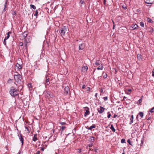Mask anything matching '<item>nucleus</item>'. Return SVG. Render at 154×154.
I'll return each instance as SVG.
<instances>
[{
	"instance_id": "nucleus-20",
	"label": "nucleus",
	"mask_w": 154,
	"mask_h": 154,
	"mask_svg": "<svg viewBox=\"0 0 154 154\" xmlns=\"http://www.w3.org/2000/svg\"><path fill=\"white\" fill-rule=\"evenodd\" d=\"M48 76L47 75H46L45 77L46 79V82L47 83V85H48L50 84L49 79V78H48Z\"/></svg>"
},
{
	"instance_id": "nucleus-50",
	"label": "nucleus",
	"mask_w": 154,
	"mask_h": 154,
	"mask_svg": "<svg viewBox=\"0 0 154 154\" xmlns=\"http://www.w3.org/2000/svg\"><path fill=\"white\" fill-rule=\"evenodd\" d=\"M25 129H27V131H29V129H28V128L27 127V126H25Z\"/></svg>"
},
{
	"instance_id": "nucleus-38",
	"label": "nucleus",
	"mask_w": 154,
	"mask_h": 154,
	"mask_svg": "<svg viewBox=\"0 0 154 154\" xmlns=\"http://www.w3.org/2000/svg\"><path fill=\"white\" fill-rule=\"evenodd\" d=\"M59 123L62 125H63L66 124V123L65 122H60Z\"/></svg>"
},
{
	"instance_id": "nucleus-43",
	"label": "nucleus",
	"mask_w": 154,
	"mask_h": 154,
	"mask_svg": "<svg viewBox=\"0 0 154 154\" xmlns=\"http://www.w3.org/2000/svg\"><path fill=\"white\" fill-rule=\"evenodd\" d=\"M142 99L140 98L137 101V103H138V102H139L140 103L142 102Z\"/></svg>"
},
{
	"instance_id": "nucleus-37",
	"label": "nucleus",
	"mask_w": 154,
	"mask_h": 154,
	"mask_svg": "<svg viewBox=\"0 0 154 154\" xmlns=\"http://www.w3.org/2000/svg\"><path fill=\"white\" fill-rule=\"evenodd\" d=\"M154 111V106L149 110V112H152Z\"/></svg>"
},
{
	"instance_id": "nucleus-3",
	"label": "nucleus",
	"mask_w": 154,
	"mask_h": 154,
	"mask_svg": "<svg viewBox=\"0 0 154 154\" xmlns=\"http://www.w3.org/2000/svg\"><path fill=\"white\" fill-rule=\"evenodd\" d=\"M67 28L66 26H64L62 27L60 30L59 31V32L61 35L63 37L65 35V33L66 31Z\"/></svg>"
},
{
	"instance_id": "nucleus-17",
	"label": "nucleus",
	"mask_w": 154,
	"mask_h": 154,
	"mask_svg": "<svg viewBox=\"0 0 154 154\" xmlns=\"http://www.w3.org/2000/svg\"><path fill=\"white\" fill-rule=\"evenodd\" d=\"M28 32L26 31H25L23 33L22 35L24 38H25L28 34Z\"/></svg>"
},
{
	"instance_id": "nucleus-25",
	"label": "nucleus",
	"mask_w": 154,
	"mask_h": 154,
	"mask_svg": "<svg viewBox=\"0 0 154 154\" xmlns=\"http://www.w3.org/2000/svg\"><path fill=\"white\" fill-rule=\"evenodd\" d=\"M103 68V65L102 64L101 66H99L97 68V69L98 70H102Z\"/></svg>"
},
{
	"instance_id": "nucleus-57",
	"label": "nucleus",
	"mask_w": 154,
	"mask_h": 154,
	"mask_svg": "<svg viewBox=\"0 0 154 154\" xmlns=\"http://www.w3.org/2000/svg\"><path fill=\"white\" fill-rule=\"evenodd\" d=\"M123 8L125 9H127V7H126L125 6H122Z\"/></svg>"
},
{
	"instance_id": "nucleus-9",
	"label": "nucleus",
	"mask_w": 154,
	"mask_h": 154,
	"mask_svg": "<svg viewBox=\"0 0 154 154\" xmlns=\"http://www.w3.org/2000/svg\"><path fill=\"white\" fill-rule=\"evenodd\" d=\"M18 136L19 137L20 141H21L22 143V146L23 144L24 139L22 136V134L21 133H20V135L18 134Z\"/></svg>"
},
{
	"instance_id": "nucleus-60",
	"label": "nucleus",
	"mask_w": 154,
	"mask_h": 154,
	"mask_svg": "<svg viewBox=\"0 0 154 154\" xmlns=\"http://www.w3.org/2000/svg\"><path fill=\"white\" fill-rule=\"evenodd\" d=\"M91 148H89V151H91Z\"/></svg>"
},
{
	"instance_id": "nucleus-40",
	"label": "nucleus",
	"mask_w": 154,
	"mask_h": 154,
	"mask_svg": "<svg viewBox=\"0 0 154 154\" xmlns=\"http://www.w3.org/2000/svg\"><path fill=\"white\" fill-rule=\"evenodd\" d=\"M107 74L106 73H105V74L103 76V78L104 79H105L107 78Z\"/></svg>"
},
{
	"instance_id": "nucleus-56",
	"label": "nucleus",
	"mask_w": 154,
	"mask_h": 154,
	"mask_svg": "<svg viewBox=\"0 0 154 154\" xmlns=\"http://www.w3.org/2000/svg\"><path fill=\"white\" fill-rule=\"evenodd\" d=\"M94 96H95V97H97V93H95Z\"/></svg>"
},
{
	"instance_id": "nucleus-12",
	"label": "nucleus",
	"mask_w": 154,
	"mask_h": 154,
	"mask_svg": "<svg viewBox=\"0 0 154 154\" xmlns=\"http://www.w3.org/2000/svg\"><path fill=\"white\" fill-rule=\"evenodd\" d=\"M145 3L148 4H153L154 0H144Z\"/></svg>"
},
{
	"instance_id": "nucleus-7",
	"label": "nucleus",
	"mask_w": 154,
	"mask_h": 154,
	"mask_svg": "<svg viewBox=\"0 0 154 154\" xmlns=\"http://www.w3.org/2000/svg\"><path fill=\"white\" fill-rule=\"evenodd\" d=\"M70 89L69 88L68 86L65 87L64 88V94L67 95Z\"/></svg>"
},
{
	"instance_id": "nucleus-29",
	"label": "nucleus",
	"mask_w": 154,
	"mask_h": 154,
	"mask_svg": "<svg viewBox=\"0 0 154 154\" xmlns=\"http://www.w3.org/2000/svg\"><path fill=\"white\" fill-rule=\"evenodd\" d=\"M147 21L150 23H152L153 22V21L149 17L147 18Z\"/></svg>"
},
{
	"instance_id": "nucleus-19",
	"label": "nucleus",
	"mask_w": 154,
	"mask_h": 154,
	"mask_svg": "<svg viewBox=\"0 0 154 154\" xmlns=\"http://www.w3.org/2000/svg\"><path fill=\"white\" fill-rule=\"evenodd\" d=\"M101 63V62L100 60H97L96 61L95 63L94 64V65H96L95 66H97L99 65H100Z\"/></svg>"
},
{
	"instance_id": "nucleus-14",
	"label": "nucleus",
	"mask_w": 154,
	"mask_h": 154,
	"mask_svg": "<svg viewBox=\"0 0 154 154\" xmlns=\"http://www.w3.org/2000/svg\"><path fill=\"white\" fill-rule=\"evenodd\" d=\"M17 68L18 69H21L22 68V65L17 63L15 65Z\"/></svg>"
},
{
	"instance_id": "nucleus-41",
	"label": "nucleus",
	"mask_w": 154,
	"mask_h": 154,
	"mask_svg": "<svg viewBox=\"0 0 154 154\" xmlns=\"http://www.w3.org/2000/svg\"><path fill=\"white\" fill-rule=\"evenodd\" d=\"M6 40L5 39H4V41H3V44L6 45Z\"/></svg>"
},
{
	"instance_id": "nucleus-23",
	"label": "nucleus",
	"mask_w": 154,
	"mask_h": 154,
	"mask_svg": "<svg viewBox=\"0 0 154 154\" xmlns=\"http://www.w3.org/2000/svg\"><path fill=\"white\" fill-rule=\"evenodd\" d=\"M95 139V137L93 136L91 137L89 139V141L90 142H93Z\"/></svg>"
},
{
	"instance_id": "nucleus-53",
	"label": "nucleus",
	"mask_w": 154,
	"mask_h": 154,
	"mask_svg": "<svg viewBox=\"0 0 154 154\" xmlns=\"http://www.w3.org/2000/svg\"><path fill=\"white\" fill-rule=\"evenodd\" d=\"M117 116V115L115 114L113 116V118H115Z\"/></svg>"
},
{
	"instance_id": "nucleus-30",
	"label": "nucleus",
	"mask_w": 154,
	"mask_h": 154,
	"mask_svg": "<svg viewBox=\"0 0 154 154\" xmlns=\"http://www.w3.org/2000/svg\"><path fill=\"white\" fill-rule=\"evenodd\" d=\"M30 6L31 8H33L34 10L36 8V7L34 5L31 4Z\"/></svg>"
},
{
	"instance_id": "nucleus-32",
	"label": "nucleus",
	"mask_w": 154,
	"mask_h": 154,
	"mask_svg": "<svg viewBox=\"0 0 154 154\" xmlns=\"http://www.w3.org/2000/svg\"><path fill=\"white\" fill-rule=\"evenodd\" d=\"M149 31L150 32H152L154 31V30L152 28H149Z\"/></svg>"
},
{
	"instance_id": "nucleus-33",
	"label": "nucleus",
	"mask_w": 154,
	"mask_h": 154,
	"mask_svg": "<svg viewBox=\"0 0 154 154\" xmlns=\"http://www.w3.org/2000/svg\"><path fill=\"white\" fill-rule=\"evenodd\" d=\"M140 26L142 27H144V23L142 22H140Z\"/></svg>"
},
{
	"instance_id": "nucleus-26",
	"label": "nucleus",
	"mask_w": 154,
	"mask_h": 154,
	"mask_svg": "<svg viewBox=\"0 0 154 154\" xmlns=\"http://www.w3.org/2000/svg\"><path fill=\"white\" fill-rule=\"evenodd\" d=\"M11 33V32H8L7 34V36H6L5 37V39L7 40L10 37V34Z\"/></svg>"
},
{
	"instance_id": "nucleus-58",
	"label": "nucleus",
	"mask_w": 154,
	"mask_h": 154,
	"mask_svg": "<svg viewBox=\"0 0 154 154\" xmlns=\"http://www.w3.org/2000/svg\"><path fill=\"white\" fill-rule=\"evenodd\" d=\"M106 2V0H104L103 3L104 5H105Z\"/></svg>"
},
{
	"instance_id": "nucleus-49",
	"label": "nucleus",
	"mask_w": 154,
	"mask_h": 154,
	"mask_svg": "<svg viewBox=\"0 0 154 154\" xmlns=\"http://www.w3.org/2000/svg\"><path fill=\"white\" fill-rule=\"evenodd\" d=\"M87 88V91H90V88L89 87H88V88Z\"/></svg>"
},
{
	"instance_id": "nucleus-48",
	"label": "nucleus",
	"mask_w": 154,
	"mask_h": 154,
	"mask_svg": "<svg viewBox=\"0 0 154 154\" xmlns=\"http://www.w3.org/2000/svg\"><path fill=\"white\" fill-rule=\"evenodd\" d=\"M80 3H81V5L84 3V1L82 0L80 1Z\"/></svg>"
},
{
	"instance_id": "nucleus-13",
	"label": "nucleus",
	"mask_w": 154,
	"mask_h": 154,
	"mask_svg": "<svg viewBox=\"0 0 154 154\" xmlns=\"http://www.w3.org/2000/svg\"><path fill=\"white\" fill-rule=\"evenodd\" d=\"M95 127H96V125L95 124H93L91 126H90L89 127H86V128L88 130H91L93 128H95Z\"/></svg>"
},
{
	"instance_id": "nucleus-55",
	"label": "nucleus",
	"mask_w": 154,
	"mask_h": 154,
	"mask_svg": "<svg viewBox=\"0 0 154 154\" xmlns=\"http://www.w3.org/2000/svg\"><path fill=\"white\" fill-rule=\"evenodd\" d=\"M40 151H37V152H36V154H40Z\"/></svg>"
},
{
	"instance_id": "nucleus-54",
	"label": "nucleus",
	"mask_w": 154,
	"mask_h": 154,
	"mask_svg": "<svg viewBox=\"0 0 154 154\" xmlns=\"http://www.w3.org/2000/svg\"><path fill=\"white\" fill-rule=\"evenodd\" d=\"M100 92L103 93V88H101L100 89Z\"/></svg>"
},
{
	"instance_id": "nucleus-22",
	"label": "nucleus",
	"mask_w": 154,
	"mask_h": 154,
	"mask_svg": "<svg viewBox=\"0 0 154 154\" xmlns=\"http://www.w3.org/2000/svg\"><path fill=\"white\" fill-rule=\"evenodd\" d=\"M137 58L138 60L142 59V56L140 54H138L137 55Z\"/></svg>"
},
{
	"instance_id": "nucleus-44",
	"label": "nucleus",
	"mask_w": 154,
	"mask_h": 154,
	"mask_svg": "<svg viewBox=\"0 0 154 154\" xmlns=\"http://www.w3.org/2000/svg\"><path fill=\"white\" fill-rule=\"evenodd\" d=\"M104 100L106 101L107 100L108 97H105L103 98Z\"/></svg>"
},
{
	"instance_id": "nucleus-2",
	"label": "nucleus",
	"mask_w": 154,
	"mask_h": 154,
	"mask_svg": "<svg viewBox=\"0 0 154 154\" xmlns=\"http://www.w3.org/2000/svg\"><path fill=\"white\" fill-rule=\"evenodd\" d=\"M14 78L17 84L21 85L22 83V76L18 74L14 75Z\"/></svg>"
},
{
	"instance_id": "nucleus-45",
	"label": "nucleus",
	"mask_w": 154,
	"mask_h": 154,
	"mask_svg": "<svg viewBox=\"0 0 154 154\" xmlns=\"http://www.w3.org/2000/svg\"><path fill=\"white\" fill-rule=\"evenodd\" d=\"M92 146H93V144L92 143L89 144L88 145V146H89V148L91 147H92Z\"/></svg>"
},
{
	"instance_id": "nucleus-47",
	"label": "nucleus",
	"mask_w": 154,
	"mask_h": 154,
	"mask_svg": "<svg viewBox=\"0 0 154 154\" xmlns=\"http://www.w3.org/2000/svg\"><path fill=\"white\" fill-rule=\"evenodd\" d=\"M19 45L21 46H22L23 45V43L22 42H20L19 43Z\"/></svg>"
},
{
	"instance_id": "nucleus-15",
	"label": "nucleus",
	"mask_w": 154,
	"mask_h": 154,
	"mask_svg": "<svg viewBox=\"0 0 154 154\" xmlns=\"http://www.w3.org/2000/svg\"><path fill=\"white\" fill-rule=\"evenodd\" d=\"M134 119V116L133 115H131V116L130 118V122L129 124L131 125L133 122Z\"/></svg>"
},
{
	"instance_id": "nucleus-52",
	"label": "nucleus",
	"mask_w": 154,
	"mask_h": 154,
	"mask_svg": "<svg viewBox=\"0 0 154 154\" xmlns=\"http://www.w3.org/2000/svg\"><path fill=\"white\" fill-rule=\"evenodd\" d=\"M41 150H42V151H44V148H43V147H42L41 149Z\"/></svg>"
},
{
	"instance_id": "nucleus-1",
	"label": "nucleus",
	"mask_w": 154,
	"mask_h": 154,
	"mask_svg": "<svg viewBox=\"0 0 154 154\" xmlns=\"http://www.w3.org/2000/svg\"><path fill=\"white\" fill-rule=\"evenodd\" d=\"M9 92L11 95L14 97L18 96L19 94V90L13 86L10 88Z\"/></svg>"
},
{
	"instance_id": "nucleus-59",
	"label": "nucleus",
	"mask_w": 154,
	"mask_h": 154,
	"mask_svg": "<svg viewBox=\"0 0 154 154\" xmlns=\"http://www.w3.org/2000/svg\"><path fill=\"white\" fill-rule=\"evenodd\" d=\"M128 92H131V91H132V90H131V89H128Z\"/></svg>"
},
{
	"instance_id": "nucleus-6",
	"label": "nucleus",
	"mask_w": 154,
	"mask_h": 154,
	"mask_svg": "<svg viewBox=\"0 0 154 154\" xmlns=\"http://www.w3.org/2000/svg\"><path fill=\"white\" fill-rule=\"evenodd\" d=\"M84 109L85 111L84 116H86L87 115H89L90 113L89 109L88 107L87 106L84 107Z\"/></svg>"
},
{
	"instance_id": "nucleus-4",
	"label": "nucleus",
	"mask_w": 154,
	"mask_h": 154,
	"mask_svg": "<svg viewBox=\"0 0 154 154\" xmlns=\"http://www.w3.org/2000/svg\"><path fill=\"white\" fill-rule=\"evenodd\" d=\"M30 40L31 39L30 37H27L25 39L24 42V44L25 45L26 49H27L28 47L27 44L30 42Z\"/></svg>"
},
{
	"instance_id": "nucleus-51",
	"label": "nucleus",
	"mask_w": 154,
	"mask_h": 154,
	"mask_svg": "<svg viewBox=\"0 0 154 154\" xmlns=\"http://www.w3.org/2000/svg\"><path fill=\"white\" fill-rule=\"evenodd\" d=\"M85 87V85H84L82 86V89H84Z\"/></svg>"
},
{
	"instance_id": "nucleus-63",
	"label": "nucleus",
	"mask_w": 154,
	"mask_h": 154,
	"mask_svg": "<svg viewBox=\"0 0 154 154\" xmlns=\"http://www.w3.org/2000/svg\"><path fill=\"white\" fill-rule=\"evenodd\" d=\"M21 153V152H20L18 154H20Z\"/></svg>"
},
{
	"instance_id": "nucleus-18",
	"label": "nucleus",
	"mask_w": 154,
	"mask_h": 154,
	"mask_svg": "<svg viewBox=\"0 0 154 154\" xmlns=\"http://www.w3.org/2000/svg\"><path fill=\"white\" fill-rule=\"evenodd\" d=\"M88 69V67L87 66H84L82 67V70L83 72H85L87 71Z\"/></svg>"
},
{
	"instance_id": "nucleus-11",
	"label": "nucleus",
	"mask_w": 154,
	"mask_h": 154,
	"mask_svg": "<svg viewBox=\"0 0 154 154\" xmlns=\"http://www.w3.org/2000/svg\"><path fill=\"white\" fill-rule=\"evenodd\" d=\"M85 47V45L84 43L80 44L79 46V50H82Z\"/></svg>"
},
{
	"instance_id": "nucleus-62",
	"label": "nucleus",
	"mask_w": 154,
	"mask_h": 154,
	"mask_svg": "<svg viewBox=\"0 0 154 154\" xmlns=\"http://www.w3.org/2000/svg\"><path fill=\"white\" fill-rule=\"evenodd\" d=\"M126 98V97H124V99L125 98Z\"/></svg>"
},
{
	"instance_id": "nucleus-10",
	"label": "nucleus",
	"mask_w": 154,
	"mask_h": 154,
	"mask_svg": "<svg viewBox=\"0 0 154 154\" xmlns=\"http://www.w3.org/2000/svg\"><path fill=\"white\" fill-rule=\"evenodd\" d=\"M138 27V26L137 24H132L130 26V29L131 30H134L137 29Z\"/></svg>"
},
{
	"instance_id": "nucleus-46",
	"label": "nucleus",
	"mask_w": 154,
	"mask_h": 154,
	"mask_svg": "<svg viewBox=\"0 0 154 154\" xmlns=\"http://www.w3.org/2000/svg\"><path fill=\"white\" fill-rule=\"evenodd\" d=\"M152 76L153 77L154 76V68L153 69V70L152 71Z\"/></svg>"
},
{
	"instance_id": "nucleus-24",
	"label": "nucleus",
	"mask_w": 154,
	"mask_h": 154,
	"mask_svg": "<svg viewBox=\"0 0 154 154\" xmlns=\"http://www.w3.org/2000/svg\"><path fill=\"white\" fill-rule=\"evenodd\" d=\"M8 0H6V2H5L4 5V8L3 10V12H4L5 11H6V8H7V3Z\"/></svg>"
},
{
	"instance_id": "nucleus-36",
	"label": "nucleus",
	"mask_w": 154,
	"mask_h": 154,
	"mask_svg": "<svg viewBox=\"0 0 154 154\" xmlns=\"http://www.w3.org/2000/svg\"><path fill=\"white\" fill-rule=\"evenodd\" d=\"M65 128L66 127L65 126H62L60 128V130H61V132H62Z\"/></svg>"
},
{
	"instance_id": "nucleus-34",
	"label": "nucleus",
	"mask_w": 154,
	"mask_h": 154,
	"mask_svg": "<svg viewBox=\"0 0 154 154\" xmlns=\"http://www.w3.org/2000/svg\"><path fill=\"white\" fill-rule=\"evenodd\" d=\"M107 117L108 118H109L110 117V116H111V114L110 113V112H107Z\"/></svg>"
},
{
	"instance_id": "nucleus-61",
	"label": "nucleus",
	"mask_w": 154,
	"mask_h": 154,
	"mask_svg": "<svg viewBox=\"0 0 154 154\" xmlns=\"http://www.w3.org/2000/svg\"><path fill=\"white\" fill-rule=\"evenodd\" d=\"M95 151L96 152H97V149H95Z\"/></svg>"
},
{
	"instance_id": "nucleus-39",
	"label": "nucleus",
	"mask_w": 154,
	"mask_h": 154,
	"mask_svg": "<svg viewBox=\"0 0 154 154\" xmlns=\"http://www.w3.org/2000/svg\"><path fill=\"white\" fill-rule=\"evenodd\" d=\"M121 142L122 143H125V140L124 139H122L121 141Z\"/></svg>"
},
{
	"instance_id": "nucleus-21",
	"label": "nucleus",
	"mask_w": 154,
	"mask_h": 154,
	"mask_svg": "<svg viewBox=\"0 0 154 154\" xmlns=\"http://www.w3.org/2000/svg\"><path fill=\"white\" fill-rule=\"evenodd\" d=\"M37 134H34L33 136V140L35 142L36 140H37L38 138H37Z\"/></svg>"
},
{
	"instance_id": "nucleus-35",
	"label": "nucleus",
	"mask_w": 154,
	"mask_h": 154,
	"mask_svg": "<svg viewBox=\"0 0 154 154\" xmlns=\"http://www.w3.org/2000/svg\"><path fill=\"white\" fill-rule=\"evenodd\" d=\"M127 142L128 143L131 145L132 146V144L131 143L132 142H131L130 140L129 139H128V140H127Z\"/></svg>"
},
{
	"instance_id": "nucleus-64",
	"label": "nucleus",
	"mask_w": 154,
	"mask_h": 154,
	"mask_svg": "<svg viewBox=\"0 0 154 154\" xmlns=\"http://www.w3.org/2000/svg\"><path fill=\"white\" fill-rule=\"evenodd\" d=\"M31 84H30V85H29V87L30 86H31Z\"/></svg>"
},
{
	"instance_id": "nucleus-28",
	"label": "nucleus",
	"mask_w": 154,
	"mask_h": 154,
	"mask_svg": "<svg viewBox=\"0 0 154 154\" xmlns=\"http://www.w3.org/2000/svg\"><path fill=\"white\" fill-rule=\"evenodd\" d=\"M34 16L36 17V18H37L38 17V12L37 10L36 11H34Z\"/></svg>"
},
{
	"instance_id": "nucleus-8",
	"label": "nucleus",
	"mask_w": 154,
	"mask_h": 154,
	"mask_svg": "<svg viewBox=\"0 0 154 154\" xmlns=\"http://www.w3.org/2000/svg\"><path fill=\"white\" fill-rule=\"evenodd\" d=\"M105 109L103 107L101 106H100V108H98L97 110L98 112L100 114H102L104 111Z\"/></svg>"
},
{
	"instance_id": "nucleus-16",
	"label": "nucleus",
	"mask_w": 154,
	"mask_h": 154,
	"mask_svg": "<svg viewBox=\"0 0 154 154\" xmlns=\"http://www.w3.org/2000/svg\"><path fill=\"white\" fill-rule=\"evenodd\" d=\"M134 125V129H135V131H136L137 130H138V127L139 126L138 124L137 123H136Z\"/></svg>"
},
{
	"instance_id": "nucleus-42",
	"label": "nucleus",
	"mask_w": 154,
	"mask_h": 154,
	"mask_svg": "<svg viewBox=\"0 0 154 154\" xmlns=\"http://www.w3.org/2000/svg\"><path fill=\"white\" fill-rule=\"evenodd\" d=\"M77 150H78L77 152L79 153L81 152H82V150H81L82 149H77Z\"/></svg>"
},
{
	"instance_id": "nucleus-31",
	"label": "nucleus",
	"mask_w": 154,
	"mask_h": 154,
	"mask_svg": "<svg viewBox=\"0 0 154 154\" xmlns=\"http://www.w3.org/2000/svg\"><path fill=\"white\" fill-rule=\"evenodd\" d=\"M139 116L141 117V118H143V112H140L139 113Z\"/></svg>"
},
{
	"instance_id": "nucleus-27",
	"label": "nucleus",
	"mask_w": 154,
	"mask_h": 154,
	"mask_svg": "<svg viewBox=\"0 0 154 154\" xmlns=\"http://www.w3.org/2000/svg\"><path fill=\"white\" fill-rule=\"evenodd\" d=\"M110 129L112 130V131L114 132H115L116 129L114 128V126L113 125H111L110 127Z\"/></svg>"
},
{
	"instance_id": "nucleus-5",
	"label": "nucleus",
	"mask_w": 154,
	"mask_h": 154,
	"mask_svg": "<svg viewBox=\"0 0 154 154\" xmlns=\"http://www.w3.org/2000/svg\"><path fill=\"white\" fill-rule=\"evenodd\" d=\"M43 94H45L46 96L48 98L51 97L53 96L52 93L50 91H47L46 92H44Z\"/></svg>"
}]
</instances>
